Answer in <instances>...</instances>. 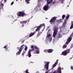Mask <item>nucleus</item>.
Wrapping results in <instances>:
<instances>
[{"label":"nucleus","instance_id":"412c9836","mask_svg":"<svg viewBox=\"0 0 73 73\" xmlns=\"http://www.w3.org/2000/svg\"><path fill=\"white\" fill-rule=\"evenodd\" d=\"M30 0H26L25 1V2H27V4H29V1H30Z\"/></svg>","mask_w":73,"mask_h":73},{"label":"nucleus","instance_id":"cd10ccee","mask_svg":"<svg viewBox=\"0 0 73 73\" xmlns=\"http://www.w3.org/2000/svg\"><path fill=\"white\" fill-rule=\"evenodd\" d=\"M69 15H68L66 17V19H69Z\"/></svg>","mask_w":73,"mask_h":73},{"label":"nucleus","instance_id":"aec40b11","mask_svg":"<svg viewBox=\"0 0 73 73\" xmlns=\"http://www.w3.org/2000/svg\"><path fill=\"white\" fill-rule=\"evenodd\" d=\"M27 21H24L21 22H20V23H21V24H26V23H27Z\"/></svg>","mask_w":73,"mask_h":73},{"label":"nucleus","instance_id":"bb28decb","mask_svg":"<svg viewBox=\"0 0 73 73\" xmlns=\"http://www.w3.org/2000/svg\"><path fill=\"white\" fill-rule=\"evenodd\" d=\"M25 53V52H23V53H22V55L23 56H24V54Z\"/></svg>","mask_w":73,"mask_h":73},{"label":"nucleus","instance_id":"1a4fd4ad","mask_svg":"<svg viewBox=\"0 0 73 73\" xmlns=\"http://www.w3.org/2000/svg\"><path fill=\"white\" fill-rule=\"evenodd\" d=\"M33 50H34V49L33 50L29 49L28 53V54L29 57H31V52H33Z\"/></svg>","mask_w":73,"mask_h":73},{"label":"nucleus","instance_id":"a19ab883","mask_svg":"<svg viewBox=\"0 0 73 73\" xmlns=\"http://www.w3.org/2000/svg\"><path fill=\"white\" fill-rule=\"evenodd\" d=\"M61 3H62V4L63 3V1L61 2Z\"/></svg>","mask_w":73,"mask_h":73},{"label":"nucleus","instance_id":"f257e3e1","mask_svg":"<svg viewBox=\"0 0 73 73\" xmlns=\"http://www.w3.org/2000/svg\"><path fill=\"white\" fill-rule=\"evenodd\" d=\"M31 48L33 49H34V51L33 52L35 54H38L39 53V49L37 48L36 46H34L33 45H31ZM35 48L34 49L33 48Z\"/></svg>","mask_w":73,"mask_h":73},{"label":"nucleus","instance_id":"7c9ffc66","mask_svg":"<svg viewBox=\"0 0 73 73\" xmlns=\"http://www.w3.org/2000/svg\"><path fill=\"white\" fill-rule=\"evenodd\" d=\"M14 3V2H12L11 3V5H12L13 4V3Z\"/></svg>","mask_w":73,"mask_h":73},{"label":"nucleus","instance_id":"c03bdc74","mask_svg":"<svg viewBox=\"0 0 73 73\" xmlns=\"http://www.w3.org/2000/svg\"><path fill=\"white\" fill-rule=\"evenodd\" d=\"M72 23L73 24V21H72Z\"/></svg>","mask_w":73,"mask_h":73},{"label":"nucleus","instance_id":"c85d7f7f","mask_svg":"<svg viewBox=\"0 0 73 73\" xmlns=\"http://www.w3.org/2000/svg\"><path fill=\"white\" fill-rule=\"evenodd\" d=\"M65 16L64 15H63L62 16V19H64V18L65 17Z\"/></svg>","mask_w":73,"mask_h":73},{"label":"nucleus","instance_id":"c756f323","mask_svg":"<svg viewBox=\"0 0 73 73\" xmlns=\"http://www.w3.org/2000/svg\"><path fill=\"white\" fill-rule=\"evenodd\" d=\"M26 73H29V72H28V70H26Z\"/></svg>","mask_w":73,"mask_h":73},{"label":"nucleus","instance_id":"b1692460","mask_svg":"<svg viewBox=\"0 0 73 73\" xmlns=\"http://www.w3.org/2000/svg\"><path fill=\"white\" fill-rule=\"evenodd\" d=\"M27 49H28V48L27 47V46H26L25 48V52L27 51Z\"/></svg>","mask_w":73,"mask_h":73},{"label":"nucleus","instance_id":"49530a36","mask_svg":"<svg viewBox=\"0 0 73 73\" xmlns=\"http://www.w3.org/2000/svg\"><path fill=\"white\" fill-rule=\"evenodd\" d=\"M53 41H54V39L53 40Z\"/></svg>","mask_w":73,"mask_h":73},{"label":"nucleus","instance_id":"2f4dec72","mask_svg":"<svg viewBox=\"0 0 73 73\" xmlns=\"http://www.w3.org/2000/svg\"><path fill=\"white\" fill-rule=\"evenodd\" d=\"M37 6H38V7H41V5L40 4L38 5Z\"/></svg>","mask_w":73,"mask_h":73},{"label":"nucleus","instance_id":"ea45409f","mask_svg":"<svg viewBox=\"0 0 73 73\" xmlns=\"http://www.w3.org/2000/svg\"><path fill=\"white\" fill-rule=\"evenodd\" d=\"M56 71H55L53 73H56Z\"/></svg>","mask_w":73,"mask_h":73},{"label":"nucleus","instance_id":"c9c22d12","mask_svg":"<svg viewBox=\"0 0 73 73\" xmlns=\"http://www.w3.org/2000/svg\"><path fill=\"white\" fill-rule=\"evenodd\" d=\"M42 0H38V2H40Z\"/></svg>","mask_w":73,"mask_h":73},{"label":"nucleus","instance_id":"6e6552de","mask_svg":"<svg viewBox=\"0 0 73 73\" xmlns=\"http://www.w3.org/2000/svg\"><path fill=\"white\" fill-rule=\"evenodd\" d=\"M56 18L55 17L52 18L49 22L51 23V24H52V23H54L55 22V20H56Z\"/></svg>","mask_w":73,"mask_h":73},{"label":"nucleus","instance_id":"58836bf2","mask_svg":"<svg viewBox=\"0 0 73 73\" xmlns=\"http://www.w3.org/2000/svg\"><path fill=\"white\" fill-rule=\"evenodd\" d=\"M17 49H19V47H17Z\"/></svg>","mask_w":73,"mask_h":73},{"label":"nucleus","instance_id":"7ed1b4c3","mask_svg":"<svg viewBox=\"0 0 73 73\" xmlns=\"http://www.w3.org/2000/svg\"><path fill=\"white\" fill-rule=\"evenodd\" d=\"M73 33H72L70 35V36L68 37V41L66 42V44L68 45L72 40V37L73 36Z\"/></svg>","mask_w":73,"mask_h":73},{"label":"nucleus","instance_id":"0eeeda50","mask_svg":"<svg viewBox=\"0 0 73 73\" xmlns=\"http://www.w3.org/2000/svg\"><path fill=\"white\" fill-rule=\"evenodd\" d=\"M50 33H51V30H48V32L47 33V36H46L47 37L46 38V40H48V39H49V38H48V37H50L51 36V35L50 34H49Z\"/></svg>","mask_w":73,"mask_h":73},{"label":"nucleus","instance_id":"a878e982","mask_svg":"<svg viewBox=\"0 0 73 73\" xmlns=\"http://www.w3.org/2000/svg\"><path fill=\"white\" fill-rule=\"evenodd\" d=\"M73 28V24H72L71 25V26L70 27V29H72Z\"/></svg>","mask_w":73,"mask_h":73},{"label":"nucleus","instance_id":"4468645a","mask_svg":"<svg viewBox=\"0 0 73 73\" xmlns=\"http://www.w3.org/2000/svg\"><path fill=\"white\" fill-rule=\"evenodd\" d=\"M62 37V34L60 32L58 33V35L57 36L58 38H61Z\"/></svg>","mask_w":73,"mask_h":73},{"label":"nucleus","instance_id":"e433bc0d","mask_svg":"<svg viewBox=\"0 0 73 73\" xmlns=\"http://www.w3.org/2000/svg\"><path fill=\"white\" fill-rule=\"evenodd\" d=\"M55 3V2H54V1L52 3L53 4H54Z\"/></svg>","mask_w":73,"mask_h":73},{"label":"nucleus","instance_id":"72a5a7b5","mask_svg":"<svg viewBox=\"0 0 73 73\" xmlns=\"http://www.w3.org/2000/svg\"><path fill=\"white\" fill-rule=\"evenodd\" d=\"M4 48L5 49H6V48H7V46H4Z\"/></svg>","mask_w":73,"mask_h":73},{"label":"nucleus","instance_id":"37998d69","mask_svg":"<svg viewBox=\"0 0 73 73\" xmlns=\"http://www.w3.org/2000/svg\"><path fill=\"white\" fill-rule=\"evenodd\" d=\"M38 35H39V33H38L37 35V36H38Z\"/></svg>","mask_w":73,"mask_h":73},{"label":"nucleus","instance_id":"79ce46f5","mask_svg":"<svg viewBox=\"0 0 73 73\" xmlns=\"http://www.w3.org/2000/svg\"><path fill=\"white\" fill-rule=\"evenodd\" d=\"M36 73H38V72H36Z\"/></svg>","mask_w":73,"mask_h":73},{"label":"nucleus","instance_id":"6ab92c4d","mask_svg":"<svg viewBox=\"0 0 73 73\" xmlns=\"http://www.w3.org/2000/svg\"><path fill=\"white\" fill-rule=\"evenodd\" d=\"M53 51V50L51 49H49L48 51V53H52V52Z\"/></svg>","mask_w":73,"mask_h":73},{"label":"nucleus","instance_id":"9d476101","mask_svg":"<svg viewBox=\"0 0 73 73\" xmlns=\"http://www.w3.org/2000/svg\"><path fill=\"white\" fill-rule=\"evenodd\" d=\"M58 59H57L56 62L53 65V66H52V69H53V68H54V67H56V65H57V64H58Z\"/></svg>","mask_w":73,"mask_h":73},{"label":"nucleus","instance_id":"a211bd4d","mask_svg":"<svg viewBox=\"0 0 73 73\" xmlns=\"http://www.w3.org/2000/svg\"><path fill=\"white\" fill-rule=\"evenodd\" d=\"M24 48V45L23 44V45H22L21 46L19 50H21L22 51V49H23V48Z\"/></svg>","mask_w":73,"mask_h":73},{"label":"nucleus","instance_id":"f3484780","mask_svg":"<svg viewBox=\"0 0 73 73\" xmlns=\"http://www.w3.org/2000/svg\"><path fill=\"white\" fill-rule=\"evenodd\" d=\"M19 51L18 52L16 53V55H19L21 53V50H20L19 49Z\"/></svg>","mask_w":73,"mask_h":73},{"label":"nucleus","instance_id":"f8f14e48","mask_svg":"<svg viewBox=\"0 0 73 73\" xmlns=\"http://www.w3.org/2000/svg\"><path fill=\"white\" fill-rule=\"evenodd\" d=\"M24 12H20L19 14V16H22L23 17L24 15Z\"/></svg>","mask_w":73,"mask_h":73},{"label":"nucleus","instance_id":"39448f33","mask_svg":"<svg viewBox=\"0 0 73 73\" xmlns=\"http://www.w3.org/2000/svg\"><path fill=\"white\" fill-rule=\"evenodd\" d=\"M3 1V0H0V9H3V6H4V4H3L2 3H1V2H2ZM4 3H6V2L7 1V0H4Z\"/></svg>","mask_w":73,"mask_h":73},{"label":"nucleus","instance_id":"f03ea898","mask_svg":"<svg viewBox=\"0 0 73 73\" xmlns=\"http://www.w3.org/2000/svg\"><path fill=\"white\" fill-rule=\"evenodd\" d=\"M49 0H47V5H45L44 7H43V9L44 10H45V11H47L48 9V8H49V6L48 5L50 3H51L52 1H53V0H51L49 2L48 1H49Z\"/></svg>","mask_w":73,"mask_h":73},{"label":"nucleus","instance_id":"423d86ee","mask_svg":"<svg viewBox=\"0 0 73 73\" xmlns=\"http://www.w3.org/2000/svg\"><path fill=\"white\" fill-rule=\"evenodd\" d=\"M42 26H44V28H45V24H42L40 25L39 26H38V28L36 29L35 30V32H37V31H38L40 29V28H41V27H42Z\"/></svg>","mask_w":73,"mask_h":73},{"label":"nucleus","instance_id":"a18cd8bd","mask_svg":"<svg viewBox=\"0 0 73 73\" xmlns=\"http://www.w3.org/2000/svg\"><path fill=\"white\" fill-rule=\"evenodd\" d=\"M18 0H16V1H18Z\"/></svg>","mask_w":73,"mask_h":73},{"label":"nucleus","instance_id":"473e14b6","mask_svg":"<svg viewBox=\"0 0 73 73\" xmlns=\"http://www.w3.org/2000/svg\"><path fill=\"white\" fill-rule=\"evenodd\" d=\"M73 44H71V48H73Z\"/></svg>","mask_w":73,"mask_h":73},{"label":"nucleus","instance_id":"4be33fe9","mask_svg":"<svg viewBox=\"0 0 73 73\" xmlns=\"http://www.w3.org/2000/svg\"><path fill=\"white\" fill-rule=\"evenodd\" d=\"M49 41H51L52 40V38H49V39L48 40Z\"/></svg>","mask_w":73,"mask_h":73},{"label":"nucleus","instance_id":"20e7f679","mask_svg":"<svg viewBox=\"0 0 73 73\" xmlns=\"http://www.w3.org/2000/svg\"><path fill=\"white\" fill-rule=\"evenodd\" d=\"M54 33H53V36L54 37L55 36L57 35V29H58V27H56L54 28Z\"/></svg>","mask_w":73,"mask_h":73},{"label":"nucleus","instance_id":"f704fd0d","mask_svg":"<svg viewBox=\"0 0 73 73\" xmlns=\"http://www.w3.org/2000/svg\"><path fill=\"white\" fill-rule=\"evenodd\" d=\"M71 69H72V70H73V66H71Z\"/></svg>","mask_w":73,"mask_h":73},{"label":"nucleus","instance_id":"2eb2a0df","mask_svg":"<svg viewBox=\"0 0 73 73\" xmlns=\"http://www.w3.org/2000/svg\"><path fill=\"white\" fill-rule=\"evenodd\" d=\"M61 68L60 67H59L58 68V73H61Z\"/></svg>","mask_w":73,"mask_h":73},{"label":"nucleus","instance_id":"393cba45","mask_svg":"<svg viewBox=\"0 0 73 73\" xmlns=\"http://www.w3.org/2000/svg\"><path fill=\"white\" fill-rule=\"evenodd\" d=\"M66 48V45H64L62 47L63 48Z\"/></svg>","mask_w":73,"mask_h":73},{"label":"nucleus","instance_id":"5701e85b","mask_svg":"<svg viewBox=\"0 0 73 73\" xmlns=\"http://www.w3.org/2000/svg\"><path fill=\"white\" fill-rule=\"evenodd\" d=\"M44 52H46V53H47L48 52V50L45 49L44 50Z\"/></svg>","mask_w":73,"mask_h":73},{"label":"nucleus","instance_id":"ddd939ff","mask_svg":"<svg viewBox=\"0 0 73 73\" xmlns=\"http://www.w3.org/2000/svg\"><path fill=\"white\" fill-rule=\"evenodd\" d=\"M68 51H67V50H66L64 51H63L62 53V55H64V56H66L67 54H68Z\"/></svg>","mask_w":73,"mask_h":73},{"label":"nucleus","instance_id":"dca6fc26","mask_svg":"<svg viewBox=\"0 0 73 73\" xmlns=\"http://www.w3.org/2000/svg\"><path fill=\"white\" fill-rule=\"evenodd\" d=\"M35 32L36 31L34 32V33H31L29 35V37H32V36H33V35H35V33H36Z\"/></svg>","mask_w":73,"mask_h":73},{"label":"nucleus","instance_id":"9b49d317","mask_svg":"<svg viewBox=\"0 0 73 73\" xmlns=\"http://www.w3.org/2000/svg\"><path fill=\"white\" fill-rule=\"evenodd\" d=\"M49 62H47L45 65V68H46V70H48L49 69Z\"/></svg>","mask_w":73,"mask_h":73},{"label":"nucleus","instance_id":"4c0bfd02","mask_svg":"<svg viewBox=\"0 0 73 73\" xmlns=\"http://www.w3.org/2000/svg\"><path fill=\"white\" fill-rule=\"evenodd\" d=\"M65 25V22L63 24V25Z\"/></svg>","mask_w":73,"mask_h":73}]
</instances>
